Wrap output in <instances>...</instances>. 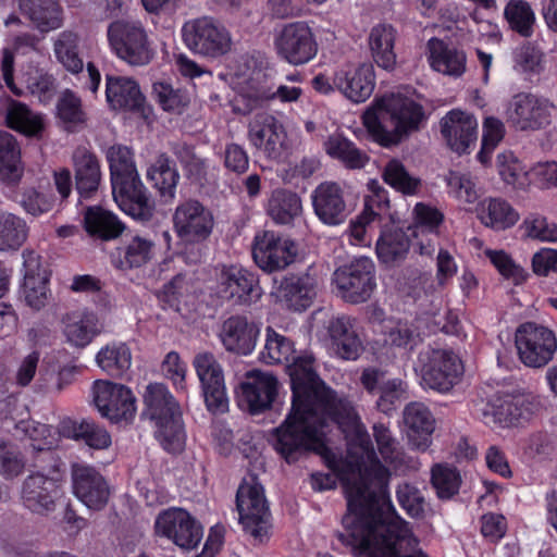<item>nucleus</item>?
Here are the masks:
<instances>
[{
  "label": "nucleus",
  "instance_id": "dca6fc26",
  "mask_svg": "<svg viewBox=\"0 0 557 557\" xmlns=\"http://www.w3.org/2000/svg\"><path fill=\"white\" fill-rule=\"evenodd\" d=\"M154 532L184 550L196 548L202 539L201 525L182 508L160 512L154 521Z\"/></svg>",
  "mask_w": 557,
  "mask_h": 557
},
{
  "label": "nucleus",
  "instance_id": "a19ab883",
  "mask_svg": "<svg viewBox=\"0 0 557 557\" xmlns=\"http://www.w3.org/2000/svg\"><path fill=\"white\" fill-rule=\"evenodd\" d=\"M3 191L21 202L25 211L32 215H40L52 208V199L35 189L24 190L21 195V176H0Z\"/></svg>",
  "mask_w": 557,
  "mask_h": 557
},
{
  "label": "nucleus",
  "instance_id": "f257e3e1",
  "mask_svg": "<svg viewBox=\"0 0 557 557\" xmlns=\"http://www.w3.org/2000/svg\"><path fill=\"white\" fill-rule=\"evenodd\" d=\"M286 370L292 409L273 430L271 442L287 462L308 450L318 453L342 481L347 511L339 541L355 557H426L391 503L386 491L389 470L377 459L350 401L325 386L309 351L296 352Z\"/></svg>",
  "mask_w": 557,
  "mask_h": 557
},
{
  "label": "nucleus",
  "instance_id": "412c9836",
  "mask_svg": "<svg viewBox=\"0 0 557 557\" xmlns=\"http://www.w3.org/2000/svg\"><path fill=\"white\" fill-rule=\"evenodd\" d=\"M71 478L73 494L83 505L90 510H101L106 507L110 488L99 471L86 463H74Z\"/></svg>",
  "mask_w": 557,
  "mask_h": 557
},
{
  "label": "nucleus",
  "instance_id": "a211bd4d",
  "mask_svg": "<svg viewBox=\"0 0 557 557\" xmlns=\"http://www.w3.org/2000/svg\"><path fill=\"white\" fill-rule=\"evenodd\" d=\"M92 398L100 414L112 422L128 423L135 417V397L124 385L98 380L92 386Z\"/></svg>",
  "mask_w": 557,
  "mask_h": 557
},
{
  "label": "nucleus",
  "instance_id": "6ab92c4d",
  "mask_svg": "<svg viewBox=\"0 0 557 557\" xmlns=\"http://www.w3.org/2000/svg\"><path fill=\"white\" fill-rule=\"evenodd\" d=\"M277 54L293 65L311 61L318 52V44L311 28L304 22L285 25L274 39Z\"/></svg>",
  "mask_w": 557,
  "mask_h": 557
},
{
  "label": "nucleus",
  "instance_id": "7c9ffc66",
  "mask_svg": "<svg viewBox=\"0 0 557 557\" xmlns=\"http://www.w3.org/2000/svg\"><path fill=\"white\" fill-rule=\"evenodd\" d=\"M61 323L65 342L75 348L87 347L101 332L97 314L87 309H75L65 313Z\"/></svg>",
  "mask_w": 557,
  "mask_h": 557
},
{
  "label": "nucleus",
  "instance_id": "4d7b16f0",
  "mask_svg": "<svg viewBox=\"0 0 557 557\" xmlns=\"http://www.w3.org/2000/svg\"><path fill=\"white\" fill-rule=\"evenodd\" d=\"M431 481L437 496L442 499H448L458 493L461 476L456 468L438 463L432 468Z\"/></svg>",
  "mask_w": 557,
  "mask_h": 557
},
{
  "label": "nucleus",
  "instance_id": "aec40b11",
  "mask_svg": "<svg viewBox=\"0 0 557 557\" xmlns=\"http://www.w3.org/2000/svg\"><path fill=\"white\" fill-rule=\"evenodd\" d=\"M278 392L277 379L260 370H252L245 374L237 392L240 407L256 414L269 409Z\"/></svg>",
  "mask_w": 557,
  "mask_h": 557
},
{
  "label": "nucleus",
  "instance_id": "0e129e2a",
  "mask_svg": "<svg viewBox=\"0 0 557 557\" xmlns=\"http://www.w3.org/2000/svg\"><path fill=\"white\" fill-rule=\"evenodd\" d=\"M189 290L190 286L185 276L177 275L159 290L158 299L164 307L181 311V306L185 302Z\"/></svg>",
  "mask_w": 557,
  "mask_h": 557
},
{
  "label": "nucleus",
  "instance_id": "864d4df0",
  "mask_svg": "<svg viewBox=\"0 0 557 557\" xmlns=\"http://www.w3.org/2000/svg\"><path fill=\"white\" fill-rule=\"evenodd\" d=\"M9 127L26 135H35L42 128L41 117L26 104L12 100L7 110Z\"/></svg>",
  "mask_w": 557,
  "mask_h": 557
},
{
  "label": "nucleus",
  "instance_id": "a878e982",
  "mask_svg": "<svg viewBox=\"0 0 557 557\" xmlns=\"http://www.w3.org/2000/svg\"><path fill=\"white\" fill-rule=\"evenodd\" d=\"M441 133L457 153H466L478 139L476 119L467 112L451 110L441 120Z\"/></svg>",
  "mask_w": 557,
  "mask_h": 557
},
{
  "label": "nucleus",
  "instance_id": "8fccbe9b",
  "mask_svg": "<svg viewBox=\"0 0 557 557\" xmlns=\"http://www.w3.org/2000/svg\"><path fill=\"white\" fill-rule=\"evenodd\" d=\"M324 149L332 158L343 161L351 170L361 169L368 157L341 134L331 135L324 143Z\"/></svg>",
  "mask_w": 557,
  "mask_h": 557
},
{
  "label": "nucleus",
  "instance_id": "4c0bfd02",
  "mask_svg": "<svg viewBox=\"0 0 557 557\" xmlns=\"http://www.w3.org/2000/svg\"><path fill=\"white\" fill-rule=\"evenodd\" d=\"M476 216L483 225L495 231L508 230L520 219L519 212L502 198H487L481 201Z\"/></svg>",
  "mask_w": 557,
  "mask_h": 557
},
{
  "label": "nucleus",
  "instance_id": "338daca9",
  "mask_svg": "<svg viewBox=\"0 0 557 557\" xmlns=\"http://www.w3.org/2000/svg\"><path fill=\"white\" fill-rule=\"evenodd\" d=\"M49 280H23L21 295L26 305L32 309L39 310L47 305L50 297Z\"/></svg>",
  "mask_w": 557,
  "mask_h": 557
},
{
  "label": "nucleus",
  "instance_id": "de8ad7c7",
  "mask_svg": "<svg viewBox=\"0 0 557 557\" xmlns=\"http://www.w3.org/2000/svg\"><path fill=\"white\" fill-rule=\"evenodd\" d=\"M296 354L294 343L272 327L265 329V341L260 358L264 363H287Z\"/></svg>",
  "mask_w": 557,
  "mask_h": 557
},
{
  "label": "nucleus",
  "instance_id": "423d86ee",
  "mask_svg": "<svg viewBox=\"0 0 557 557\" xmlns=\"http://www.w3.org/2000/svg\"><path fill=\"white\" fill-rule=\"evenodd\" d=\"M238 522L244 532L257 543L269 541L272 535V517L260 482L248 476L240 483L236 495Z\"/></svg>",
  "mask_w": 557,
  "mask_h": 557
},
{
  "label": "nucleus",
  "instance_id": "2f4dec72",
  "mask_svg": "<svg viewBox=\"0 0 557 557\" xmlns=\"http://www.w3.org/2000/svg\"><path fill=\"white\" fill-rule=\"evenodd\" d=\"M327 333L330 349L334 355L346 360H356L360 356L363 346L351 318L342 315L331 319Z\"/></svg>",
  "mask_w": 557,
  "mask_h": 557
},
{
  "label": "nucleus",
  "instance_id": "052dcab7",
  "mask_svg": "<svg viewBox=\"0 0 557 557\" xmlns=\"http://www.w3.org/2000/svg\"><path fill=\"white\" fill-rule=\"evenodd\" d=\"M385 343L391 346L406 347L416 336L420 335V327L413 326L408 321L386 320L383 325Z\"/></svg>",
  "mask_w": 557,
  "mask_h": 557
},
{
  "label": "nucleus",
  "instance_id": "58836bf2",
  "mask_svg": "<svg viewBox=\"0 0 557 557\" xmlns=\"http://www.w3.org/2000/svg\"><path fill=\"white\" fill-rule=\"evenodd\" d=\"M431 66L443 74L460 76L466 71V54L463 51L449 47L443 40L432 38L428 42Z\"/></svg>",
  "mask_w": 557,
  "mask_h": 557
},
{
  "label": "nucleus",
  "instance_id": "5fc2aeb1",
  "mask_svg": "<svg viewBox=\"0 0 557 557\" xmlns=\"http://www.w3.org/2000/svg\"><path fill=\"white\" fill-rule=\"evenodd\" d=\"M496 169L498 174H557L556 161H541L534 166L528 168L520 161L512 151H504L497 154Z\"/></svg>",
  "mask_w": 557,
  "mask_h": 557
},
{
  "label": "nucleus",
  "instance_id": "13d9d810",
  "mask_svg": "<svg viewBox=\"0 0 557 557\" xmlns=\"http://www.w3.org/2000/svg\"><path fill=\"white\" fill-rule=\"evenodd\" d=\"M524 235L543 243H557V223L539 213L527 215L520 226Z\"/></svg>",
  "mask_w": 557,
  "mask_h": 557
},
{
  "label": "nucleus",
  "instance_id": "37998d69",
  "mask_svg": "<svg viewBox=\"0 0 557 557\" xmlns=\"http://www.w3.org/2000/svg\"><path fill=\"white\" fill-rule=\"evenodd\" d=\"M84 222L89 234L102 239L115 238L124 228L115 214L99 207L88 208L85 212Z\"/></svg>",
  "mask_w": 557,
  "mask_h": 557
},
{
  "label": "nucleus",
  "instance_id": "39448f33",
  "mask_svg": "<svg viewBox=\"0 0 557 557\" xmlns=\"http://www.w3.org/2000/svg\"><path fill=\"white\" fill-rule=\"evenodd\" d=\"M228 75L231 86L238 92L235 110L243 114L250 113L271 95L268 83L272 69L264 58L240 55L230 67Z\"/></svg>",
  "mask_w": 557,
  "mask_h": 557
},
{
  "label": "nucleus",
  "instance_id": "473e14b6",
  "mask_svg": "<svg viewBox=\"0 0 557 557\" xmlns=\"http://www.w3.org/2000/svg\"><path fill=\"white\" fill-rule=\"evenodd\" d=\"M315 280L310 275L290 276L283 280L275 295L283 306L304 311L309 308L315 297Z\"/></svg>",
  "mask_w": 557,
  "mask_h": 557
},
{
  "label": "nucleus",
  "instance_id": "2eb2a0df",
  "mask_svg": "<svg viewBox=\"0 0 557 557\" xmlns=\"http://www.w3.org/2000/svg\"><path fill=\"white\" fill-rule=\"evenodd\" d=\"M297 252V245L294 240L272 231L259 232L253 238V261L268 273L286 269L295 261Z\"/></svg>",
  "mask_w": 557,
  "mask_h": 557
},
{
  "label": "nucleus",
  "instance_id": "7ed1b4c3",
  "mask_svg": "<svg viewBox=\"0 0 557 557\" xmlns=\"http://www.w3.org/2000/svg\"><path fill=\"white\" fill-rule=\"evenodd\" d=\"M423 108L401 94H391L376 101L375 112H366L363 124L372 138L384 147L398 145L417 131Z\"/></svg>",
  "mask_w": 557,
  "mask_h": 557
},
{
  "label": "nucleus",
  "instance_id": "774afa93",
  "mask_svg": "<svg viewBox=\"0 0 557 557\" xmlns=\"http://www.w3.org/2000/svg\"><path fill=\"white\" fill-rule=\"evenodd\" d=\"M405 398H407V385L399 379H392L380 386L376 405L382 412L388 413Z\"/></svg>",
  "mask_w": 557,
  "mask_h": 557
},
{
  "label": "nucleus",
  "instance_id": "20e7f679",
  "mask_svg": "<svg viewBox=\"0 0 557 557\" xmlns=\"http://www.w3.org/2000/svg\"><path fill=\"white\" fill-rule=\"evenodd\" d=\"M144 401L148 414L154 421V434L161 446L169 453L182 451L186 441L182 412L168 387L162 383L149 384Z\"/></svg>",
  "mask_w": 557,
  "mask_h": 557
},
{
  "label": "nucleus",
  "instance_id": "5701e85b",
  "mask_svg": "<svg viewBox=\"0 0 557 557\" xmlns=\"http://www.w3.org/2000/svg\"><path fill=\"white\" fill-rule=\"evenodd\" d=\"M112 195L126 214L136 220H147L152 213V205L139 176H111Z\"/></svg>",
  "mask_w": 557,
  "mask_h": 557
},
{
  "label": "nucleus",
  "instance_id": "f704fd0d",
  "mask_svg": "<svg viewBox=\"0 0 557 557\" xmlns=\"http://www.w3.org/2000/svg\"><path fill=\"white\" fill-rule=\"evenodd\" d=\"M106 95L113 109L145 113V97L138 84L132 78L108 75Z\"/></svg>",
  "mask_w": 557,
  "mask_h": 557
},
{
  "label": "nucleus",
  "instance_id": "f3484780",
  "mask_svg": "<svg viewBox=\"0 0 557 557\" xmlns=\"http://www.w3.org/2000/svg\"><path fill=\"white\" fill-rule=\"evenodd\" d=\"M206 406L211 412H224L228 407L224 372L212 352L200 351L193 359Z\"/></svg>",
  "mask_w": 557,
  "mask_h": 557
},
{
  "label": "nucleus",
  "instance_id": "c03bdc74",
  "mask_svg": "<svg viewBox=\"0 0 557 557\" xmlns=\"http://www.w3.org/2000/svg\"><path fill=\"white\" fill-rule=\"evenodd\" d=\"M268 212L276 223L288 224L301 214V200L292 191L274 190L269 200Z\"/></svg>",
  "mask_w": 557,
  "mask_h": 557
},
{
  "label": "nucleus",
  "instance_id": "f03ea898",
  "mask_svg": "<svg viewBox=\"0 0 557 557\" xmlns=\"http://www.w3.org/2000/svg\"><path fill=\"white\" fill-rule=\"evenodd\" d=\"M382 183L372 178L368 183L370 194L366 198L363 211L350 221L344 236L356 247H370L375 230L391 219L389 200L382 184L391 186L403 195H416L420 188L417 176H381Z\"/></svg>",
  "mask_w": 557,
  "mask_h": 557
},
{
  "label": "nucleus",
  "instance_id": "c9c22d12",
  "mask_svg": "<svg viewBox=\"0 0 557 557\" xmlns=\"http://www.w3.org/2000/svg\"><path fill=\"white\" fill-rule=\"evenodd\" d=\"M21 12L41 33H48L63 25V9L59 0H20Z\"/></svg>",
  "mask_w": 557,
  "mask_h": 557
},
{
  "label": "nucleus",
  "instance_id": "bf43d9fd",
  "mask_svg": "<svg viewBox=\"0 0 557 557\" xmlns=\"http://www.w3.org/2000/svg\"><path fill=\"white\" fill-rule=\"evenodd\" d=\"M153 94L164 111L181 114L189 104V96L182 89H174L165 83H154Z\"/></svg>",
  "mask_w": 557,
  "mask_h": 557
},
{
  "label": "nucleus",
  "instance_id": "ddd939ff",
  "mask_svg": "<svg viewBox=\"0 0 557 557\" xmlns=\"http://www.w3.org/2000/svg\"><path fill=\"white\" fill-rule=\"evenodd\" d=\"M515 343L519 359L529 368L546 366L557 350L555 333L534 322L523 323L517 329Z\"/></svg>",
  "mask_w": 557,
  "mask_h": 557
},
{
  "label": "nucleus",
  "instance_id": "69168bd1",
  "mask_svg": "<svg viewBox=\"0 0 557 557\" xmlns=\"http://www.w3.org/2000/svg\"><path fill=\"white\" fill-rule=\"evenodd\" d=\"M187 363L181 358L177 351H169L162 363L161 371L164 377L170 380L176 391L186 392Z\"/></svg>",
  "mask_w": 557,
  "mask_h": 557
},
{
  "label": "nucleus",
  "instance_id": "4be33fe9",
  "mask_svg": "<svg viewBox=\"0 0 557 557\" xmlns=\"http://www.w3.org/2000/svg\"><path fill=\"white\" fill-rule=\"evenodd\" d=\"M173 221L178 237L187 243H200L207 239L214 225L211 212L196 200L180 205Z\"/></svg>",
  "mask_w": 557,
  "mask_h": 557
},
{
  "label": "nucleus",
  "instance_id": "ea45409f",
  "mask_svg": "<svg viewBox=\"0 0 557 557\" xmlns=\"http://www.w3.org/2000/svg\"><path fill=\"white\" fill-rule=\"evenodd\" d=\"M389 223L392 218L381 226L375 247L377 258L387 265L401 261L409 250L408 236L394 225L389 227Z\"/></svg>",
  "mask_w": 557,
  "mask_h": 557
},
{
  "label": "nucleus",
  "instance_id": "6e6d98bb",
  "mask_svg": "<svg viewBox=\"0 0 557 557\" xmlns=\"http://www.w3.org/2000/svg\"><path fill=\"white\" fill-rule=\"evenodd\" d=\"M16 430H21L30 441V446L35 450H50L58 446L59 436L49 425L35 421H21L16 424Z\"/></svg>",
  "mask_w": 557,
  "mask_h": 557
},
{
  "label": "nucleus",
  "instance_id": "3c124183",
  "mask_svg": "<svg viewBox=\"0 0 557 557\" xmlns=\"http://www.w3.org/2000/svg\"><path fill=\"white\" fill-rule=\"evenodd\" d=\"M78 40L76 33L63 30L58 35L53 45L57 59L72 73H79L84 67L83 60L78 57Z\"/></svg>",
  "mask_w": 557,
  "mask_h": 557
},
{
  "label": "nucleus",
  "instance_id": "680f3d73",
  "mask_svg": "<svg viewBox=\"0 0 557 557\" xmlns=\"http://www.w3.org/2000/svg\"><path fill=\"white\" fill-rule=\"evenodd\" d=\"M504 134L505 126L500 120L493 116L485 119L483 123L482 146L478 153V159L482 164L490 163L491 154L502 141Z\"/></svg>",
  "mask_w": 557,
  "mask_h": 557
},
{
  "label": "nucleus",
  "instance_id": "49530a36",
  "mask_svg": "<svg viewBox=\"0 0 557 557\" xmlns=\"http://www.w3.org/2000/svg\"><path fill=\"white\" fill-rule=\"evenodd\" d=\"M504 17L511 30L522 37H531L534 32L535 13L525 0H510L504 9Z\"/></svg>",
  "mask_w": 557,
  "mask_h": 557
},
{
  "label": "nucleus",
  "instance_id": "603ef678",
  "mask_svg": "<svg viewBox=\"0 0 557 557\" xmlns=\"http://www.w3.org/2000/svg\"><path fill=\"white\" fill-rule=\"evenodd\" d=\"M483 253L505 280L515 285H520L528 280L527 270L517 263L507 251L486 248Z\"/></svg>",
  "mask_w": 557,
  "mask_h": 557
},
{
  "label": "nucleus",
  "instance_id": "b1692460",
  "mask_svg": "<svg viewBox=\"0 0 557 557\" xmlns=\"http://www.w3.org/2000/svg\"><path fill=\"white\" fill-rule=\"evenodd\" d=\"M404 433L411 448L425 451L432 444L436 420L426 405L409 403L403 411Z\"/></svg>",
  "mask_w": 557,
  "mask_h": 557
},
{
  "label": "nucleus",
  "instance_id": "393cba45",
  "mask_svg": "<svg viewBox=\"0 0 557 557\" xmlns=\"http://www.w3.org/2000/svg\"><path fill=\"white\" fill-rule=\"evenodd\" d=\"M333 83L347 99L356 103L363 102L374 89L373 67L369 64L357 67L345 64L334 72Z\"/></svg>",
  "mask_w": 557,
  "mask_h": 557
},
{
  "label": "nucleus",
  "instance_id": "bb28decb",
  "mask_svg": "<svg viewBox=\"0 0 557 557\" xmlns=\"http://www.w3.org/2000/svg\"><path fill=\"white\" fill-rule=\"evenodd\" d=\"M259 333V327L246 317L233 315L222 323L218 336L227 351L248 356L256 348Z\"/></svg>",
  "mask_w": 557,
  "mask_h": 557
},
{
  "label": "nucleus",
  "instance_id": "6e6552de",
  "mask_svg": "<svg viewBox=\"0 0 557 557\" xmlns=\"http://www.w3.org/2000/svg\"><path fill=\"white\" fill-rule=\"evenodd\" d=\"M533 403L529 395L495 394L474 404V414L492 428H507L528 420L532 414Z\"/></svg>",
  "mask_w": 557,
  "mask_h": 557
},
{
  "label": "nucleus",
  "instance_id": "c85d7f7f",
  "mask_svg": "<svg viewBox=\"0 0 557 557\" xmlns=\"http://www.w3.org/2000/svg\"><path fill=\"white\" fill-rule=\"evenodd\" d=\"M315 215L326 225L342 224L347 216L343 189L336 184H320L311 195Z\"/></svg>",
  "mask_w": 557,
  "mask_h": 557
},
{
  "label": "nucleus",
  "instance_id": "0eeeda50",
  "mask_svg": "<svg viewBox=\"0 0 557 557\" xmlns=\"http://www.w3.org/2000/svg\"><path fill=\"white\" fill-rule=\"evenodd\" d=\"M107 35L111 49L129 65H146L154 57L148 34L140 21L116 20L108 26Z\"/></svg>",
  "mask_w": 557,
  "mask_h": 557
},
{
  "label": "nucleus",
  "instance_id": "e433bc0d",
  "mask_svg": "<svg viewBox=\"0 0 557 557\" xmlns=\"http://www.w3.org/2000/svg\"><path fill=\"white\" fill-rule=\"evenodd\" d=\"M396 37L397 30L389 24H379L372 27L369 34L368 42L372 59L379 67L387 72L396 67Z\"/></svg>",
  "mask_w": 557,
  "mask_h": 557
},
{
  "label": "nucleus",
  "instance_id": "79ce46f5",
  "mask_svg": "<svg viewBox=\"0 0 557 557\" xmlns=\"http://www.w3.org/2000/svg\"><path fill=\"white\" fill-rule=\"evenodd\" d=\"M154 244L145 237L134 236L124 247L120 248L114 264L121 270L140 268L153 257Z\"/></svg>",
  "mask_w": 557,
  "mask_h": 557
},
{
  "label": "nucleus",
  "instance_id": "c756f323",
  "mask_svg": "<svg viewBox=\"0 0 557 557\" xmlns=\"http://www.w3.org/2000/svg\"><path fill=\"white\" fill-rule=\"evenodd\" d=\"M508 121L517 128L539 129L549 124L548 107L532 95L515 96L507 110Z\"/></svg>",
  "mask_w": 557,
  "mask_h": 557
},
{
  "label": "nucleus",
  "instance_id": "1a4fd4ad",
  "mask_svg": "<svg viewBox=\"0 0 557 557\" xmlns=\"http://www.w3.org/2000/svg\"><path fill=\"white\" fill-rule=\"evenodd\" d=\"M63 476L64 471L58 461H54L47 471L30 473L24 480L21 490L23 506L30 512L40 516L52 512Z\"/></svg>",
  "mask_w": 557,
  "mask_h": 557
},
{
  "label": "nucleus",
  "instance_id": "4468645a",
  "mask_svg": "<svg viewBox=\"0 0 557 557\" xmlns=\"http://www.w3.org/2000/svg\"><path fill=\"white\" fill-rule=\"evenodd\" d=\"M337 294L351 304L368 300L375 286L374 264L370 258H358L338 268L333 274Z\"/></svg>",
  "mask_w": 557,
  "mask_h": 557
},
{
  "label": "nucleus",
  "instance_id": "72a5a7b5",
  "mask_svg": "<svg viewBox=\"0 0 557 557\" xmlns=\"http://www.w3.org/2000/svg\"><path fill=\"white\" fill-rule=\"evenodd\" d=\"M444 222V213L436 207L418 202L412 210V225L409 227L411 235L414 237L421 255H431L434 251V245L431 240H420V236L437 235L438 227Z\"/></svg>",
  "mask_w": 557,
  "mask_h": 557
},
{
  "label": "nucleus",
  "instance_id": "09e8293b",
  "mask_svg": "<svg viewBox=\"0 0 557 557\" xmlns=\"http://www.w3.org/2000/svg\"><path fill=\"white\" fill-rule=\"evenodd\" d=\"M96 362L102 370L120 375L131 368L132 354L124 343H111L98 351Z\"/></svg>",
  "mask_w": 557,
  "mask_h": 557
},
{
  "label": "nucleus",
  "instance_id": "e2e57ef3",
  "mask_svg": "<svg viewBox=\"0 0 557 557\" xmlns=\"http://www.w3.org/2000/svg\"><path fill=\"white\" fill-rule=\"evenodd\" d=\"M373 435L377 445L379 453L384 462L396 469L398 462L401 459V451L398 447L396 438L393 437L389 429L383 424H374Z\"/></svg>",
  "mask_w": 557,
  "mask_h": 557
},
{
  "label": "nucleus",
  "instance_id": "a18cd8bd",
  "mask_svg": "<svg viewBox=\"0 0 557 557\" xmlns=\"http://www.w3.org/2000/svg\"><path fill=\"white\" fill-rule=\"evenodd\" d=\"M28 227L26 222L12 213H0V251H15L27 239Z\"/></svg>",
  "mask_w": 557,
  "mask_h": 557
},
{
  "label": "nucleus",
  "instance_id": "9d476101",
  "mask_svg": "<svg viewBox=\"0 0 557 557\" xmlns=\"http://www.w3.org/2000/svg\"><path fill=\"white\" fill-rule=\"evenodd\" d=\"M417 370L423 387L447 393L462 374V364L450 350L430 349L419 355Z\"/></svg>",
  "mask_w": 557,
  "mask_h": 557
},
{
  "label": "nucleus",
  "instance_id": "9b49d317",
  "mask_svg": "<svg viewBox=\"0 0 557 557\" xmlns=\"http://www.w3.org/2000/svg\"><path fill=\"white\" fill-rule=\"evenodd\" d=\"M215 292L220 298L236 305H250L262 296L256 274L237 263L219 264L214 269Z\"/></svg>",
  "mask_w": 557,
  "mask_h": 557
},
{
  "label": "nucleus",
  "instance_id": "f8f14e48",
  "mask_svg": "<svg viewBox=\"0 0 557 557\" xmlns=\"http://www.w3.org/2000/svg\"><path fill=\"white\" fill-rule=\"evenodd\" d=\"M185 45L195 53L218 58L231 49V36L219 22L203 16L186 22L182 28Z\"/></svg>",
  "mask_w": 557,
  "mask_h": 557
},
{
  "label": "nucleus",
  "instance_id": "cd10ccee",
  "mask_svg": "<svg viewBox=\"0 0 557 557\" xmlns=\"http://www.w3.org/2000/svg\"><path fill=\"white\" fill-rule=\"evenodd\" d=\"M285 131L280 121L272 114L259 112L253 115L248 124V138L258 149L263 150L269 157L281 154L285 141Z\"/></svg>",
  "mask_w": 557,
  "mask_h": 557
}]
</instances>
